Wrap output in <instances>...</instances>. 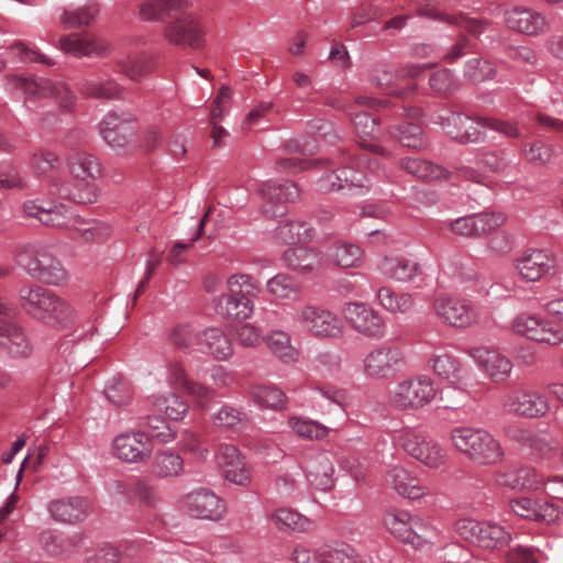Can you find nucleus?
I'll return each instance as SVG.
<instances>
[{
  "instance_id": "nucleus-7",
  "label": "nucleus",
  "mask_w": 563,
  "mask_h": 563,
  "mask_svg": "<svg viewBox=\"0 0 563 563\" xmlns=\"http://www.w3.org/2000/svg\"><path fill=\"white\" fill-rule=\"evenodd\" d=\"M395 442L408 455L429 470H438L448 462V450L416 430H404L395 438Z\"/></svg>"
},
{
  "instance_id": "nucleus-4",
  "label": "nucleus",
  "mask_w": 563,
  "mask_h": 563,
  "mask_svg": "<svg viewBox=\"0 0 563 563\" xmlns=\"http://www.w3.org/2000/svg\"><path fill=\"white\" fill-rule=\"evenodd\" d=\"M8 86L23 91L26 96V102L51 98L55 100L56 104L64 112H70L75 104L73 91L59 79L26 78L21 75H12L8 77Z\"/></svg>"
},
{
  "instance_id": "nucleus-54",
  "label": "nucleus",
  "mask_w": 563,
  "mask_h": 563,
  "mask_svg": "<svg viewBox=\"0 0 563 563\" xmlns=\"http://www.w3.org/2000/svg\"><path fill=\"white\" fill-rule=\"evenodd\" d=\"M115 65L132 81H140L151 71L150 60L141 54L120 57L117 59Z\"/></svg>"
},
{
  "instance_id": "nucleus-39",
  "label": "nucleus",
  "mask_w": 563,
  "mask_h": 563,
  "mask_svg": "<svg viewBox=\"0 0 563 563\" xmlns=\"http://www.w3.org/2000/svg\"><path fill=\"white\" fill-rule=\"evenodd\" d=\"M41 319L45 325L64 329L71 325L77 319V311L70 302L53 292L49 303Z\"/></svg>"
},
{
  "instance_id": "nucleus-32",
  "label": "nucleus",
  "mask_w": 563,
  "mask_h": 563,
  "mask_svg": "<svg viewBox=\"0 0 563 563\" xmlns=\"http://www.w3.org/2000/svg\"><path fill=\"white\" fill-rule=\"evenodd\" d=\"M283 260L288 268L302 276H316L324 265V255L312 247L288 249Z\"/></svg>"
},
{
  "instance_id": "nucleus-62",
  "label": "nucleus",
  "mask_w": 563,
  "mask_h": 563,
  "mask_svg": "<svg viewBox=\"0 0 563 563\" xmlns=\"http://www.w3.org/2000/svg\"><path fill=\"white\" fill-rule=\"evenodd\" d=\"M59 165V156L56 153L44 148L35 151L30 159L31 168L38 176H47L49 172L57 169Z\"/></svg>"
},
{
  "instance_id": "nucleus-9",
  "label": "nucleus",
  "mask_w": 563,
  "mask_h": 563,
  "mask_svg": "<svg viewBox=\"0 0 563 563\" xmlns=\"http://www.w3.org/2000/svg\"><path fill=\"white\" fill-rule=\"evenodd\" d=\"M294 320L312 336L339 339L344 334L343 321L333 311L306 303L297 308Z\"/></svg>"
},
{
  "instance_id": "nucleus-15",
  "label": "nucleus",
  "mask_w": 563,
  "mask_h": 563,
  "mask_svg": "<svg viewBox=\"0 0 563 563\" xmlns=\"http://www.w3.org/2000/svg\"><path fill=\"white\" fill-rule=\"evenodd\" d=\"M404 366V352L395 345L377 346L363 358V372L372 379H389L400 372Z\"/></svg>"
},
{
  "instance_id": "nucleus-57",
  "label": "nucleus",
  "mask_w": 563,
  "mask_h": 563,
  "mask_svg": "<svg viewBox=\"0 0 563 563\" xmlns=\"http://www.w3.org/2000/svg\"><path fill=\"white\" fill-rule=\"evenodd\" d=\"M175 5V0H146L141 4L140 14L145 20L166 22L172 19Z\"/></svg>"
},
{
  "instance_id": "nucleus-1",
  "label": "nucleus",
  "mask_w": 563,
  "mask_h": 563,
  "mask_svg": "<svg viewBox=\"0 0 563 563\" xmlns=\"http://www.w3.org/2000/svg\"><path fill=\"white\" fill-rule=\"evenodd\" d=\"M452 445L460 453L478 464H494L504 455L499 442L486 430L456 427L450 432Z\"/></svg>"
},
{
  "instance_id": "nucleus-37",
  "label": "nucleus",
  "mask_w": 563,
  "mask_h": 563,
  "mask_svg": "<svg viewBox=\"0 0 563 563\" xmlns=\"http://www.w3.org/2000/svg\"><path fill=\"white\" fill-rule=\"evenodd\" d=\"M64 146L73 151V153L67 156V165L71 176L93 181L101 175L102 168L97 157L75 148L69 137L64 141Z\"/></svg>"
},
{
  "instance_id": "nucleus-30",
  "label": "nucleus",
  "mask_w": 563,
  "mask_h": 563,
  "mask_svg": "<svg viewBox=\"0 0 563 563\" xmlns=\"http://www.w3.org/2000/svg\"><path fill=\"white\" fill-rule=\"evenodd\" d=\"M99 133L113 151L121 152L130 144L134 128L129 120L115 113H109L100 122Z\"/></svg>"
},
{
  "instance_id": "nucleus-18",
  "label": "nucleus",
  "mask_w": 563,
  "mask_h": 563,
  "mask_svg": "<svg viewBox=\"0 0 563 563\" xmlns=\"http://www.w3.org/2000/svg\"><path fill=\"white\" fill-rule=\"evenodd\" d=\"M424 66H407L397 75V80L408 77L410 80L401 86L399 82H391V71L385 64H376L368 74V80L377 88L385 89L388 96L397 98H408L417 90V85L412 81L415 77L421 74Z\"/></svg>"
},
{
  "instance_id": "nucleus-49",
  "label": "nucleus",
  "mask_w": 563,
  "mask_h": 563,
  "mask_svg": "<svg viewBox=\"0 0 563 563\" xmlns=\"http://www.w3.org/2000/svg\"><path fill=\"white\" fill-rule=\"evenodd\" d=\"M364 179L365 177L360 172H351L350 176L332 172L318 180V189L322 192L345 188L352 191L355 188L365 187Z\"/></svg>"
},
{
  "instance_id": "nucleus-53",
  "label": "nucleus",
  "mask_w": 563,
  "mask_h": 563,
  "mask_svg": "<svg viewBox=\"0 0 563 563\" xmlns=\"http://www.w3.org/2000/svg\"><path fill=\"white\" fill-rule=\"evenodd\" d=\"M81 91L88 97L119 99L122 97L124 89L113 79H87L81 85Z\"/></svg>"
},
{
  "instance_id": "nucleus-22",
  "label": "nucleus",
  "mask_w": 563,
  "mask_h": 563,
  "mask_svg": "<svg viewBox=\"0 0 563 563\" xmlns=\"http://www.w3.org/2000/svg\"><path fill=\"white\" fill-rule=\"evenodd\" d=\"M385 103L386 102L384 100L365 95H357L352 103L342 104L339 102H331L330 104L346 112V115L353 123L355 133L360 139H363L373 134L375 126L377 125V121L367 111L357 109H378L384 107Z\"/></svg>"
},
{
  "instance_id": "nucleus-50",
  "label": "nucleus",
  "mask_w": 563,
  "mask_h": 563,
  "mask_svg": "<svg viewBox=\"0 0 563 563\" xmlns=\"http://www.w3.org/2000/svg\"><path fill=\"white\" fill-rule=\"evenodd\" d=\"M362 250L350 243L336 242L328 251L330 261L342 268H357L362 263Z\"/></svg>"
},
{
  "instance_id": "nucleus-2",
  "label": "nucleus",
  "mask_w": 563,
  "mask_h": 563,
  "mask_svg": "<svg viewBox=\"0 0 563 563\" xmlns=\"http://www.w3.org/2000/svg\"><path fill=\"white\" fill-rule=\"evenodd\" d=\"M15 262L32 278L47 285L59 286L68 277L62 263L41 245H22L16 252Z\"/></svg>"
},
{
  "instance_id": "nucleus-45",
  "label": "nucleus",
  "mask_w": 563,
  "mask_h": 563,
  "mask_svg": "<svg viewBox=\"0 0 563 563\" xmlns=\"http://www.w3.org/2000/svg\"><path fill=\"white\" fill-rule=\"evenodd\" d=\"M429 368L441 379L455 384L463 377L462 362L452 354H433L428 360Z\"/></svg>"
},
{
  "instance_id": "nucleus-61",
  "label": "nucleus",
  "mask_w": 563,
  "mask_h": 563,
  "mask_svg": "<svg viewBox=\"0 0 563 563\" xmlns=\"http://www.w3.org/2000/svg\"><path fill=\"white\" fill-rule=\"evenodd\" d=\"M254 400L262 407L278 410L286 402L285 394L274 386H257L252 391Z\"/></svg>"
},
{
  "instance_id": "nucleus-26",
  "label": "nucleus",
  "mask_w": 563,
  "mask_h": 563,
  "mask_svg": "<svg viewBox=\"0 0 563 563\" xmlns=\"http://www.w3.org/2000/svg\"><path fill=\"white\" fill-rule=\"evenodd\" d=\"M504 19L510 30L530 36L545 33L550 29L549 20L543 13L526 7L506 10Z\"/></svg>"
},
{
  "instance_id": "nucleus-63",
  "label": "nucleus",
  "mask_w": 563,
  "mask_h": 563,
  "mask_svg": "<svg viewBox=\"0 0 563 563\" xmlns=\"http://www.w3.org/2000/svg\"><path fill=\"white\" fill-rule=\"evenodd\" d=\"M495 66L479 57L470 58L464 67V76L473 82H482L495 76Z\"/></svg>"
},
{
  "instance_id": "nucleus-27",
  "label": "nucleus",
  "mask_w": 563,
  "mask_h": 563,
  "mask_svg": "<svg viewBox=\"0 0 563 563\" xmlns=\"http://www.w3.org/2000/svg\"><path fill=\"white\" fill-rule=\"evenodd\" d=\"M467 355L472 357L495 383L505 382L511 373V361L495 350L483 346L471 347L467 350Z\"/></svg>"
},
{
  "instance_id": "nucleus-55",
  "label": "nucleus",
  "mask_w": 563,
  "mask_h": 563,
  "mask_svg": "<svg viewBox=\"0 0 563 563\" xmlns=\"http://www.w3.org/2000/svg\"><path fill=\"white\" fill-rule=\"evenodd\" d=\"M276 235L286 244H296L309 241L312 228L305 221H287L277 228Z\"/></svg>"
},
{
  "instance_id": "nucleus-33",
  "label": "nucleus",
  "mask_w": 563,
  "mask_h": 563,
  "mask_svg": "<svg viewBox=\"0 0 563 563\" xmlns=\"http://www.w3.org/2000/svg\"><path fill=\"white\" fill-rule=\"evenodd\" d=\"M387 485L399 496L409 499H419L431 495L430 488L402 466H393L386 475Z\"/></svg>"
},
{
  "instance_id": "nucleus-38",
  "label": "nucleus",
  "mask_w": 563,
  "mask_h": 563,
  "mask_svg": "<svg viewBox=\"0 0 563 563\" xmlns=\"http://www.w3.org/2000/svg\"><path fill=\"white\" fill-rule=\"evenodd\" d=\"M82 539L80 533L65 536L56 530L48 529L40 534V544L48 555L65 558L80 545Z\"/></svg>"
},
{
  "instance_id": "nucleus-12",
  "label": "nucleus",
  "mask_w": 563,
  "mask_h": 563,
  "mask_svg": "<svg viewBox=\"0 0 563 563\" xmlns=\"http://www.w3.org/2000/svg\"><path fill=\"white\" fill-rule=\"evenodd\" d=\"M291 563H362L357 551L346 543L312 548L297 544L289 554Z\"/></svg>"
},
{
  "instance_id": "nucleus-19",
  "label": "nucleus",
  "mask_w": 563,
  "mask_h": 563,
  "mask_svg": "<svg viewBox=\"0 0 563 563\" xmlns=\"http://www.w3.org/2000/svg\"><path fill=\"white\" fill-rule=\"evenodd\" d=\"M192 340L198 342L201 352L217 361H227L233 355V343L230 336L220 328H208L192 338H187L184 331L178 330V350L189 347Z\"/></svg>"
},
{
  "instance_id": "nucleus-31",
  "label": "nucleus",
  "mask_w": 563,
  "mask_h": 563,
  "mask_svg": "<svg viewBox=\"0 0 563 563\" xmlns=\"http://www.w3.org/2000/svg\"><path fill=\"white\" fill-rule=\"evenodd\" d=\"M308 483L317 490L327 493L334 487V464L332 454H314L303 468Z\"/></svg>"
},
{
  "instance_id": "nucleus-41",
  "label": "nucleus",
  "mask_w": 563,
  "mask_h": 563,
  "mask_svg": "<svg viewBox=\"0 0 563 563\" xmlns=\"http://www.w3.org/2000/svg\"><path fill=\"white\" fill-rule=\"evenodd\" d=\"M269 521L283 532L305 533L312 529V521L299 511L280 507L273 510L268 516Z\"/></svg>"
},
{
  "instance_id": "nucleus-59",
  "label": "nucleus",
  "mask_w": 563,
  "mask_h": 563,
  "mask_svg": "<svg viewBox=\"0 0 563 563\" xmlns=\"http://www.w3.org/2000/svg\"><path fill=\"white\" fill-rule=\"evenodd\" d=\"M97 12L98 10L93 4L65 10L59 21L68 29H80L88 26L93 21Z\"/></svg>"
},
{
  "instance_id": "nucleus-60",
  "label": "nucleus",
  "mask_w": 563,
  "mask_h": 563,
  "mask_svg": "<svg viewBox=\"0 0 563 563\" xmlns=\"http://www.w3.org/2000/svg\"><path fill=\"white\" fill-rule=\"evenodd\" d=\"M175 419L163 420L158 417H153L148 420L150 444H167L174 441L175 438Z\"/></svg>"
},
{
  "instance_id": "nucleus-44",
  "label": "nucleus",
  "mask_w": 563,
  "mask_h": 563,
  "mask_svg": "<svg viewBox=\"0 0 563 563\" xmlns=\"http://www.w3.org/2000/svg\"><path fill=\"white\" fill-rule=\"evenodd\" d=\"M288 427L299 438L310 441H320L327 438L330 431H339L342 424L333 423V426L328 427L316 420L291 416L288 419Z\"/></svg>"
},
{
  "instance_id": "nucleus-42",
  "label": "nucleus",
  "mask_w": 563,
  "mask_h": 563,
  "mask_svg": "<svg viewBox=\"0 0 563 563\" xmlns=\"http://www.w3.org/2000/svg\"><path fill=\"white\" fill-rule=\"evenodd\" d=\"M511 508L520 517L548 523L555 521L560 515L559 509L554 505L549 503L540 504L530 498L512 500Z\"/></svg>"
},
{
  "instance_id": "nucleus-46",
  "label": "nucleus",
  "mask_w": 563,
  "mask_h": 563,
  "mask_svg": "<svg viewBox=\"0 0 563 563\" xmlns=\"http://www.w3.org/2000/svg\"><path fill=\"white\" fill-rule=\"evenodd\" d=\"M380 271L386 277L400 283L413 280L421 274L418 263L405 257L393 256L383 260Z\"/></svg>"
},
{
  "instance_id": "nucleus-51",
  "label": "nucleus",
  "mask_w": 563,
  "mask_h": 563,
  "mask_svg": "<svg viewBox=\"0 0 563 563\" xmlns=\"http://www.w3.org/2000/svg\"><path fill=\"white\" fill-rule=\"evenodd\" d=\"M203 43L202 26L197 16L178 15V45H187L191 48H199Z\"/></svg>"
},
{
  "instance_id": "nucleus-28",
  "label": "nucleus",
  "mask_w": 563,
  "mask_h": 563,
  "mask_svg": "<svg viewBox=\"0 0 563 563\" xmlns=\"http://www.w3.org/2000/svg\"><path fill=\"white\" fill-rule=\"evenodd\" d=\"M58 48L75 57L103 56L110 52V44L90 33H70L58 40Z\"/></svg>"
},
{
  "instance_id": "nucleus-8",
  "label": "nucleus",
  "mask_w": 563,
  "mask_h": 563,
  "mask_svg": "<svg viewBox=\"0 0 563 563\" xmlns=\"http://www.w3.org/2000/svg\"><path fill=\"white\" fill-rule=\"evenodd\" d=\"M178 511L192 519L218 522L227 516V504L211 489L199 487L178 498Z\"/></svg>"
},
{
  "instance_id": "nucleus-6",
  "label": "nucleus",
  "mask_w": 563,
  "mask_h": 563,
  "mask_svg": "<svg viewBox=\"0 0 563 563\" xmlns=\"http://www.w3.org/2000/svg\"><path fill=\"white\" fill-rule=\"evenodd\" d=\"M509 329L515 335L540 344H563V325L537 313H518L510 321Z\"/></svg>"
},
{
  "instance_id": "nucleus-56",
  "label": "nucleus",
  "mask_w": 563,
  "mask_h": 563,
  "mask_svg": "<svg viewBox=\"0 0 563 563\" xmlns=\"http://www.w3.org/2000/svg\"><path fill=\"white\" fill-rule=\"evenodd\" d=\"M393 136L397 139L402 146L409 148L421 150L427 145L422 129L416 123H402L395 126Z\"/></svg>"
},
{
  "instance_id": "nucleus-3",
  "label": "nucleus",
  "mask_w": 563,
  "mask_h": 563,
  "mask_svg": "<svg viewBox=\"0 0 563 563\" xmlns=\"http://www.w3.org/2000/svg\"><path fill=\"white\" fill-rule=\"evenodd\" d=\"M254 288L249 275H232L227 282V291L213 299L216 312L228 319H249L254 309Z\"/></svg>"
},
{
  "instance_id": "nucleus-58",
  "label": "nucleus",
  "mask_w": 563,
  "mask_h": 563,
  "mask_svg": "<svg viewBox=\"0 0 563 563\" xmlns=\"http://www.w3.org/2000/svg\"><path fill=\"white\" fill-rule=\"evenodd\" d=\"M104 394L112 405L123 407L130 404L133 397V387L128 379L118 377L109 382L104 388Z\"/></svg>"
},
{
  "instance_id": "nucleus-34",
  "label": "nucleus",
  "mask_w": 563,
  "mask_h": 563,
  "mask_svg": "<svg viewBox=\"0 0 563 563\" xmlns=\"http://www.w3.org/2000/svg\"><path fill=\"white\" fill-rule=\"evenodd\" d=\"M88 508L89 505L85 498L71 496L52 500L47 510L55 521L75 525L85 520Z\"/></svg>"
},
{
  "instance_id": "nucleus-24",
  "label": "nucleus",
  "mask_w": 563,
  "mask_h": 563,
  "mask_svg": "<svg viewBox=\"0 0 563 563\" xmlns=\"http://www.w3.org/2000/svg\"><path fill=\"white\" fill-rule=\"evenodd\" d=\"M216 462L227 481L239 486H246L251 483V466L234 445L219 444L216 451Z\"/></svg>"
},
{
  "instance_id": "nucleus-25",
  "label": "nucleus",
  "mask_w": 563,
  "mask_h": 563,
  "mask_svg": "<svg viewBox=\"0 0 563 563\" xmlns=\"http://www.w3.org/2000/svg\"><path fill=\"white\" fill-rule=\"evenodd\" d=\"M147 434L130 431L117 435L112 442V454L125 463H144L152 453Z\"/></svg>"
},
{
  "instance_id": "nucleus-14",
  "label": "nucleus",
  "mask_w": 563,
  "mask_h": 563,
  "mask_svg": "<svg viewBox=\"0 0 563 563\" xmlns=\"http://www.w3.org/2000/svg\"><path fill=\"white\" fill-rule=\"evenodd\" d=\"M383 523L395 538L416 548L424 543L429 530L422 518L399 509L387 511L383 517Z\"/></svg>"
},
{
  "instance_id": "nucleus-11",
  "label": "nucleus",
  "mask_w": 563,
  "mask_h": 563,
  "mask_svg": "<svg viewBox=\"0 0 563 563\" xmlns=\"http://www.w3.org/2000/svg\"><path fill=\"white\" fill-rule=\"evenodd\" d=\"M454 531L470 543L487 550L499 549L508 543L510 533L501 526L489 521L462 518L455 521Z\"/></svg>"
},
{
  "instance_id": "nucleus-64",
  "label": "nucleus",
  "mask_w": 563,
  "mask_h": 563,
  "mask_svg": "<svg viewBox=\"0 0 563 563\" xmlns=\"http://www.w3.org/2000/svg\"><path fill=\"white\" fill-rule=\"evenodd\" d=\"M267 290L277 298L289 299L300 292V287L292 277L278 274L267 282Z\"/></svg>"
},
{
  "instance_id": "nucleus-52",
  "label": "nucleus",
  "mask_w": 563,
  "mask_h": 563,
  "mask_svg": "<svg viewBox=\"0 0 563 563\" xmlns=\"http://www.w3.org/2000/svg\"><path fill=\"white\" fill-rule=\"evenodd\" d=\"M400 167L417 178L424 180L446 178V172L443 167L420 158H404L400 161Z\"/></svg>"
},
{
  "instance_id": "nucleus-5",
  "label": "nucleus",
  "mask_w": 563,
  "mask_h": 563,
  "mask_svg": "<svg viewBox=\"0 0 563 563\" xmlns=\"http://www.w3.org/2000/svg\"><path fill=\"white\" fill-rule=\"evenodd\" d=\"M437 395L432 378L416 375L400 380L389 394V404L397 410H418L429 405Z\"/></svg>"
},
{
  "instance_id": "nucleus-13",
  "label": "nucleus",
  "mask_w": 563,
  "mask_h": 563,
  "mask_svg": "<svg viewBox=\"0 0 563 563\" xmlns=\"http://www.w3.org/2000/svg\"><path fill=\"white\" fill-rule=\"evenodd\" d=\"M437 317L445 324L466 329L479 321V311L470 300L454 296L441 295L433 301Z\"/></svg>"
},
{
  "instance_id": "nucleus-23",
  "label": "nucleus",
  "mask_w": 563,
  "mask_h": 563,
  "mask_svg": "<svg viewBox=\"0 0 563 563\" xmlns=\"http://www.w3.org/2000/svg\"><path fill=\"white\" fill-rule=\"evenodd\" d=\"M49 191L62 199L76 203H93L98 199V190L93 181L81 177L68 178L51 176L48 179Z\"/></svg>"
},
{
  "instance_id": "nucleus-17",
  "label": "nucleus",
  "mask_w": 563,
  "mask_h": 563,
  "mask_svg": "<svg viewBox=\"0 0 563 563\" xmlns=\"http://www.w3.org/2000/svg\"><path fill=\"white\" fill-rule=\"evenodd\" d=\"M257 192L262 198L261 211L268 219L283 216L286 212L285 203L294 202L299 197V188L289 180L265 181L260 185Z\"/></svg>"
},
{
  "instance_id": "nucleus-20",
  "label": "nucleus",
  "mask_w": 563,
  "mask_h": 563,
  "mask_svg": "<svg viewBox=\"0 0 563 563\" xmlns=\"http://www.w3.org/2000/svg\"><path fill=\"white\" fill-rule=\"evenodd\" d=\"M23 210L27 217L37 219L44 225L60 230L71 231L78 221V217L70 209L49 201L26 200Z\"/></svg>"
},
{
  "instance_id": "nucleus-35",
  "label": "nucleus",
  "mask_w": 563,
  "mask_h": 563,
  "mask_svg": "<svg viewBox=\"0 0 563 563\" xmlns=\"http://www.w3.org/2000/svg\"><path fill=\"white\" fill-rule=\"evenodd\" d=\"M417 13L420 16L437 20L466 30L475 36L482 34L488 25L487 21L471 19L462 13L448 14L442 12L434 3L430 1L419 7Z\"/></svg>"
},
{
  "instance_id": "nucleus-10",
  "label": "nucleus",
  "mask_w": 563,
  "mask_h": 563,
  "mask_svg": "<svg viewBox=\"0 0 563 563\" xmlns=\"http://www.w3.org/2000/svg\"><path fill=\"white\" fill-rule=\"evenodd\" d=\"M516 275L526 283L553 278L559 272L555 254L544 249H529L512 261Z\"/></svg>"
},
{
  "instance_id": "nucleus-29",
  "label": "nucleus",
  "mask_w": 563,
  "mask_h": 563,
  "mask_svg": "<svg viewBox=\"0 0 563 563\" xmlns=\"http://www.w3.org/2000/svg\"><path fill=\"white\" fill-rule=\"evenodd\" d=\"M503 405L509 412L530 418L543 416L548 411L545 398L538 391L528 389L509 393Z\"/></svg>"
},
{
  "instance_id": "nucleus-47",
  "label": "nucleus",
  "mask_w": 563,
  "mask_h": 563,
  "mask_svg": "<svg viewBox=\"0 0 563 563\" xmlns=\"http://www.w3.org/2000/svg\"><path fill=\"white\" fill-rule=\"evenodd\" d=\"M269 351L284 364L296 363L299 351L292 345L289 333L282 330L271 331L265 338Z\"/></svg>"
},
{
  "instance_id": "nucleus-36",
  "label": "nucleus",
  "mask_w": 563,
  "mask_h": 563,
  "mask_svg": "<svg viewBox=\"0 0 563 563\" xmlns=\"http://www.w3.org/2000/svg\"><path fill=\"white\" fill-rule=\"evenodd\" d=\"M53 292L41 285H24L19 289V303L26 314L41 321Z\"/></svg>"
},
{
  "instance_id": "nucleus-21",
  "label": "nucleus",
  "mask_w": 563,
  "mask_h": 563,
  "mask_svg": "<svg viewBox=\"0 0 563 563\" xmlns=\"http://www.w3.org/2000/svg\"><path fill=\"white\" fill-rule=\"evenodd\" d=\"M13 308L0 299V345H3L14 357H27L32 353V344L22 329L11 321Z\"/></svg>"
},
{
  "instance_id": "nucleus-43",
  "label": "nucleus",
  "mask_w": 563,
  "mask_h": 563,
  "mask_svg": "<svg viewBox=\"0 0 563 563\" xmlns=\"http://www.w3.org/2000/svg\"><path fill=\"white\" fill-rule=\"evenodd\" d=\"M496 482L500 486L512 489H539L544 484L542 475L538 474L532 467H521L516 471L499 473Z\"/></svg>"
},
{
  "instance_id": "nucleus-16",
  "label": "nucleus",
  "mask_w": 563,
  "mask_h": 563,
  "mask_svg": "<svg viewBox=\"0 0 563 563\" xmlns=\"http://www.w3.org/2000/svg\"><path fill=\"white\" fill-rule=\"evenodd\" d=\"M342 313L350 327L357 333L379 340L387 333V325L384 317L375 309L363 302H349Z\"/></svg>"
},
{
  "instance_id": "nucleus-40",
  "label": "nucleus",
  "mask_w": 563,
  "mask_h": 563,
  "mask_svg": "<svg viewBox=\"0 0 563 563\" xmlns=\"http://www.w3.org/2000/svg\"><path fill=\"white\" fill-rule=\"evenodd\" d=\"M481 118L476 121L471 120L459 113H453L445 119L443 128L449 136L460 141L461 143L477 142L482 139L484 129L479 124Z\"/></svg>"
},
{
  "instance_id": "nucleus-48",
  "label": "nucleus",
  "mask_w": 563,
  "mask_h": 563,
  "mask_svg": "<svg viewBox=\"0 0 563 563\" xmlns=\"http://www.w3.org/2000/svg\"><path fill=\"white\" fill-rule=\"evenodd\" d=\"M378 305L390 313H407L415 305L410 294L396 291L389 286L378 287L376 290Z\"/></svg>"
}]
</instances>
